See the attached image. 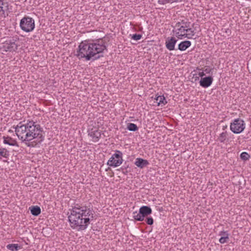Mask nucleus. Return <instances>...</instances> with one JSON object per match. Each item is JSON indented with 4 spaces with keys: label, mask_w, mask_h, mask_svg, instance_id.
Wrapping results in <instances>:
<instances>
[{
    "label": "nucleus",
    "mask_w": 251,
    "mask_h": 251,
    "mask_svg": "<svg viewBox=\"0 0 251 251\" xmlns=\"http://www.w3.org/2000/svg\"><path fill=\"white\" fill-rule=\"evenodd\" d=\"M72 207V208L69 210L70 214L68 217L70 226L78 231L86 229L91 220L94 218L93 209L79 204Z\"/></svg>",
    "instance_id": "nucleus-1"
},
{
    "label": "nucleus",
    "mask_w": 251,
    "mask_h": 251,
    "mask_svg": "<svg viewBox=\"0 0 251 251\" xmlns=\"http://www.w3.org/2000/svg\"><path fill=\"white\" fill-rule=\"evenodd\" d=\"M15 132L20 140L29 147H33L29 142L37 138L38 142L44 140L43 135V128L39 124H35L33 121H29L25 124L20 122L15 127Z\"/></svg>",
    "instance_id": "nucleus-2"
},
{
    "label": "nucleus",
    "mask_w": 251,
    "mask_h": 251,
    "mask_svg": "<svg viewBox=\"0 0 251 251\" xmlns=\"http://www.w3.org/2000/svg\"><path fill=\"white\" fill-rule=\"evenodd\" d=\"M105 42L102 39H99L92 42L85 41L82 42L78 46L76 56L79 58H85L86 60L98 59L103 55L101 54L104 50H107Z\"/></svg>",
    "instance_id": "nucleus-3"
},
{
    "label": "nucleus",
    "mask_w": 251,
    "mask_h": 251,
    "mask_svg": "<svg viewBox=\"0 0 251 251\" xmlns=\"http://www.w3.org/2000/svg\"><path fill=\"white\" fill-rule=\"evenodd\" d=\"M17 38L8 37L2 44L0 49L3 51L13 52L17 50L18 45Z\"/></svg>",
    "instance_id": "nucleus-4"
},
{
    "label": "nucleus",
    "mask_w": 251,
    "mask_h": 251,
    "mask_svg": "<svg viewBox=\"0 0 251 251\" xmlns=\"http://www.w3.org/2000/svg\"><path fill=\"white\" fill-rule=\"evenodd\" d=\"M20 26L24 31L31 32L35 28L34 20L30 17L25 16L20 21Z\"/></svg>",
    "instance_id": "nucleus-5"
},
{
    "label": "nucleus",
    "mask_w": 251,
    "mask_h": 251,
    "mask_svg": "<svg viewBox=\"0 0 251 251\" xmlns=\"http://www.w3.org/2000/svg\"><path fill=\"white\" fill-rule=\"evenodd\" d=\"M123 161V153L120 151L116 150L108 161L107 164L111 167H117L119 166Z\"/></svg>",
    "instance_id": "nucleus-6"
},
{
    "label": "nucleus",
    "mask_w": 251,
    "mask_h": 251,
    "mask_svg": "<svg viewBox=\"0 0 251 251\" xmlns=\"http://www.w3.org/2000/svg\"><path fill=\"white\" fill-rule=\"evenodd\" d=\"M152 212V210L150 207L148 206H141L137 213L136 211L133 212L134 219L138 221H143L145 218L150 215Z\"/></svg>",
    "instance_id": "nucleus-7"
},
{
    "label": "nucleus",
    "mask_w": 251,
    "mask_h": 251,
    "mask_svg": "<svg viewBox=\"0 0 251 251\" xmlns=\"http://www.w3.org/2000/svg\"><path fill=\"white\" fill-rule=\"evenodd\" d=\"M230 128L234 133H240L245 128V122L242 119L240 118L234 119L233 122L230 124Z\"/></svg>",
    "instance_id": "nucleus-8"
},
{
    "label": "nucleus",
    "mask_w": 251,
    "mask_h": 251,
    "mask_svg": "<svg viewBox=\"0 0 251 251\" xmlns=\"http://www.w3.org/2000/svg\"><path fill=\"white\" fill-rule=\"evenodd\" d=\"M88 135L91 137L94 142H97L101 137V131L96 128H92L88 130Z\"/></svg>",
    "instance_id": "nucleus-9"
},
{
    "label": "nucleus",
    "mask_w": 251,
    "mask_h": 251,
    "mask_svg": "<svg viewBox=\"0 0 251 251\" xmlns=\"http://www.w3.org/2000/svg\"><path fill=\"white\" fill-rule=\"evenodd\" d=\"M213 80V77L210 76L201 78L200 85L203 88H207L212 84Z\"/></svg>",
    "instance_id": "nucleus-10"
},
{
    "label": "nucleus",
    "mask_w": 251,
    "mask_h": 251,
    "mask_svg": "<svg viewBox=\"0 0 251 251\" xmlns=\"http://www.w3.org/2000/svg\"><path fill=\"white\" fill-rule=\"evenodd\" d=\"M177 41V40L174 37H168L165 43L166 48L169 50H174L175 49V45Z\"/></svg>",
    "instance_id": "nucleus-11"
},
{
    "label": "nucleus",
    "mask_w": 251,
    "mask_h": 251,
    "mask_svg": "<svg viewBox=\"0 0 251 251\" xmlns=\"http://www.w3.org/2000/svg\"><path fill=\"white\" fill-rule=\"evenodd\" d=\"M5 12H9L8 2L7 0H0V15H4Z\"/></svg>",
    "instance_id": "nucleus-12"
},
{
    "label": "nucleus",
    "mask_w": 251,
    "mask_h": 251,
    "mask_svg": "<svg viewBox=\"0 0 251 251\" xmlns=\"http://www.w3.org/2000/svg\"><path fill=\"white\" fill-rule=\"evenodd\" d=\"M135 165L140 168H143L149 164L147 160L141 158H137L134 163Z\"/></svg>",
    "instance_id": "nucleus-13"
},
{
    "label": "nucleus",
    "mask_w": 251,
    "mask_h": 251,
    "mask_svg": "<svg viewBox=\"0 0 251 251\" xmlns=\"http://www.w3.org/2000/svg\"><path fill=\"white\" fill-rule=\"evenodd\" d=\"M3 139L4 144H7L11 146H16L17 147H19V145L17 143V142L15 140L12 138L11 137L9 136H3Z\"/></svg>",
    "instance_id": "nucleus-14"
},
{
    "label": "nucleus",
    "mask_w": 251,
    "mask_h": 251,
    "mask_svg": "<svg viewBox=\"0 0 251 251\" xmlns=\"http://www.w3.org/2000/svg\"><path fill=\"white\" fill-rule=\"evenodd\" d=\"M186 28H185L183 26H181L180 27L176 28L175 30L174 29L173 32L175 33L176 36L180 39H182L183 36V34L186 31Z\"/></svg>",
    "instance_id": "nucleus-15"
},
{
    "label": "nucleus",
    "mask_w": 251,
    "mask_h": 251,
    "mask_svg": "<svg viewBox=\"0 0 251 251\" xmlns=\"http://www.w3.org/2000/svg\"><path fill=\"white\" fill-rule=\"evenodd\" d=\"M191 45V43L189 41H184L180 42L178 46V50L180 51H184Z\"/></svg>",
    "instance_id": "nucleus-16"
},
{
    "label": "nucleus",
    "mask_w": 251,
    "mask_h": 251,
    "mask_svg": "<svg viewBox=\"0 0 251 251\" xmlns=\"http://www.w3.org/2000/svg\"><path fill=\"white\" fill-rule=\"evenodd\" d=\"M31 214L34 216H37L41 213V208L39 206H32L29 207Z\"/></svg>",
    "instance_id": "nucleus-17"
},
{
    "label": "nucleus",
    "mask_w": 251,
    "mask_h": 251,
    "mask_svg": "<svg viewBox=\"0 0 251 251\" xmlns=\"http://www.w3.org/2000/svg\"><path fill=\"white\" fill-rule=\"evenodd\" d=\"M154 100H156V103H157L158 105H159L160 104L165 105L166 103H167V101L163 95L157 96V95H156L154 98Z\"/></svg>",
    "instance_id": "nucleus-18"
},
{
    "label": "nucleus",
    "mask_w": 251,
    "mask_h": 251,
    "mask_svg": "<svg viewBox=\"0 0 251 251\" xmlns=\"http://www.w3.org/2000/svg\"><path fill=\"white\" fill-rule=\"evenodd\" d=\"M227 135L228 134L226 131L223 132L220 134L217 140L221 143H224L227 139Z\"/></svg>",
    "instance_id": "nucleus-19"
},
{
    "label": "nucleus",
    "mask_w": 251,
    "mask_h": 251,
    "mask_svg": "<svg viewBox=\"0 0 251 251\" xmlns=\"http://www.w3.org/2000/svg\"><path fill=\"white\" fill-rule=\"evenodd\" d=\"M0 155L5 158H8L9 156V151L5 148H0Z\"/></svg>",
    "instance_id": "nucleus-20"
},
{
    "label": "nucleus",
    "mask_w": 251,
    "mask_h": 251,
    "mask_svg": "<svg viewBox=\"0 0 251 251\" xmlns=\"http://www.w3.org/2000/svg\"><path fill=\"white\" fill-rule=\"evenodd\" d=\"M6 248L7 249L12 251H18L20 248L18 244H8L7 245Z\"/></svg>",
    "instance_id": "nucleus-21"
},
{
    "label": "nucleus",
    "mask_w": 251,
    "mask_h": 251,
    "mask_svg": "<svg viewBox=\"0 0 251 251\" xmlns=\"http://www.w3.org/2000/svg\"><path fill=\"white\" fill-rule=\"evenodd\" d=\"M127 129L129 131H135L138 129V127L135 124L129 123L127 124Z\"/></svg>",
    "instance_id": "nucleus-22"
},
{
    "label": "nucleus",
    "mask_w": 251,
    "mask_h": 251,
    "mask_svg": "<svg viewBox=\"0 0 251 251\" xmlns=\"http://www.w3.org/2000/svg\"><path fill=\"white\" fill-rule=\"evenodd\" d=\"M182 0H158V3L161 4H165L167 3H173L175 2L181 1Z\"/></svg>",
    "instance_id": "nucleus-23"
},
{
    "label": "nucleus",
    "mask_w": 251,
    "mask_h": 251,
    "mask_svg": "<svg viewBox=\"0 0 251 251\" xmlns=\"http://www.w3.org/2000/svg\"><path fill=\"white\" fill-rule=\"evenodd\" d=\"M250 157V155L246 152H243L240 154V158L243 160H249Z\"/></svg>",
    "instance_id": "nucleus-24"
},
{
    "label": "nucleus",
    "mask_w": 251,
    "mask_h": 251,
    "mask_svg": "<svg viewBox=\"0 0 251 251\" xmlns=\"http://www.w3.org/2000/svg\"><path fill=\"white\" fill-rule=\"evenodd\" d=\"M180 23H181V26H183L185 28H188L190 27L191 23L189 21H186L184 20H182L180 21Z\"/></svg>",
    "instance_id": "nucleus-25"
},
{
    "label": "nucleus",
    "mask_w": 251,
    "mask_h": 251,
    "mask_svg": "<svg viewBox=\"0 0 251 251\" xmlns=\"http://www.w3.org/2000/svg\"><path fill=\"white\" fill-rule=\"evenodd\" d=\"M226 236H222L219 239V242L221 244H224L227 242V240L229 239V237L227 234H226Z\"/></svg>",
    "instance_id": "nucleus-26"
},
{
    "label": "nucleus",
    "mask_w": 251,
    "mask_h": 251,
    "mask_svg": "<svg viewBox=\"0 0 251 251\" xmlns=\"http://www.w3.org/2000/svg\"><path fill=\"white\" fill-rule=\"evenodd\" d=\"M142 37V35L139 34H134L132 36V39L137 41L140 40Z\"/></svg>",
    "instance_id": "nucleus-27"
},
{
    "label": "nucleus",
    "mask_w": 251,
    "mask_h": 251,
    "mask_svg": "<svg viewBox=\"0 0 251 251\" xmlns=\"http://www.w3.org/2000/svg\"><path fill=\"white\" fill-rule=\"evenodd\" d=\"M147 224L149 225H152L153 224V220L152 217H147L146 219Z\"/></svg>",
    "instance_id": "nucleus-28"
},
{
    "label": "nucleus",
    "mask_w": 251,
    "mask_h": 251,
    "mask_svg": "<svg viewBox=\"0 0 251 251\" xmlns=\"http://www.w3.org/2000/svg\"><path fill=\"white\" fill-rule=\"evenodd\" d=\"M186 32H189L191 34V36H193L195 35V31L194 30L192 29L191 28L188 27V28H186Z\"/></svg>",
    "instance_id": "nucleus-29"
},
{
    "label": "nucleus",
    "mask_w": 251,
    "mask_h": 251,
    "mask_svg": "<svg viewBox=\"0 0 251 251\" xmlns=\"http://www.w3.org/2000/svg\"><path fill=\"white\" fill-rule=\"evenodd\" d=\"M226 234H227L228 236V237H229V234L228 233L227 231H221L219 233V235L222 236H226Z\"/></svg>",
    "instance_id": "nucleus-30"
},
{
    "label": "nucleus",
    "mask_w": 251,
    "mask_h": 251,
    "mask_svg": "<svg viewBox=\"0 0 251 251\" xmlns=\"http://www.w3.org/2000/svg\"><path fill=\"white\" fill-rule=\"evenodd\" d=\"M183 37H186L188 39H192V36H191V34L189 33V32L184 33H183Z\"/></svg>",
    "instance_id": "nucleus-31"
},
{
    "label": "nucleus",
    "mask_w": 251,
    "mask_h": 251,
    "mask_svg": "<svg viewBox=\"0 0 251 251\" xmlns=\"http://www.w3.org/2000/svg\"><path fill=\"white\" fill-rule=\"evenodd\" d=\"M181 23H180V22L176 23L175 25V27L176 28H177L181 26Z\"/></svg>",
    "instance_id": "nucleus-32"
},
{
    "label": "nucleus",
    "mask_w": 251,
    "mask_h": 251,
    "mask_svg": "<svg viewBox=\"0 0 251 251\" xmlns=\"http://www.w3.org/2000/svg\"><path fill=\"white\" fill-rule=\"evenodd\" d=\"M199 75L200 77H201V78H203L202 77L205 75V74L203 72H200L199 73Z\"/></svg>",
    "instance_id": "nucleus-33"
},
{
    "label": "nucleus",
    "mask_w": 251,
    "mask_h": 251,
    "mask_svg": "<svg viewBox=\"0 0 251 251\" xmlns=\"http://www.w3.org/2000/svg\"><path fill=\"white\" fill-rule=\"evenodd\" d=\"M213 69H205L204 71L206 72V73L209 74L210 73L211 71Z\"/></svg>",
    "instance_id": "nucleus-34"
},
{
    "label": "nucleus",
    "mask_w": 251,
    "mask_h": 251,
    "mask_svg": "<svg viewBox=\"0 0 251 251\" xmlns=\"http://www.w3.org/2000/svg\"><path fill=\"white\" fill-rule=\"evenodd\" d=\"M227 127V126H223V129L225 130Z\"/></svg>",
    "instance_id": "nucleus-35"
},
{
    "label": "nucleus",
    "mask_w": 251,
    "mask_h": 251,
    "mask_svg": "<svg viewBox=\"0 0 251 251\" xmlns=\"http://www.w3.org/2000/svg\"><path fill=\"white\" fill-rule=\"evenodd\" d=\"M199 79V77H196V80L197 79Z\"/></svg>",
    "instance_id": "nucleus-36"
},
{
    "label": "nucleus",
    "mask_w": 251,
    "mask_h": 251,
    "mask_svg": "<svg viewBox=\"0 0 251 251\" xmlns=\"http://www.w3.org/2000/svg\"><path fill=\"white\" fill-rule=\"evenodd\" d=\"M194 24H193V25H192V26L193 27V26H194Z\"/></svg>",
    "instance_id": "nucleus-37"
}]
</instances>
